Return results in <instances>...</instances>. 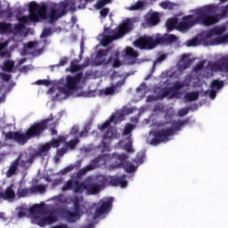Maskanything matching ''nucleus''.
Wrapping results in <instances>:
<instances>
[{"label": "nucleus", "instance_id": "obj_1", "mask_svg": "<svg viewBox=\"0 0 228 228\" xmlns=\"http://www.w3.org/2000/svg\"><path fill=\"white\" fill-rule=\"evenodd\" d=\"M51 118L43 119L40 122H35L22 134L19 131H9L5 134V140H13L18 145H26L32 138H40L44 131L47 129Z\"/></svg>", "mask_w": 228, "mask_h": 228}, {"label": "nucleus", "instance_id": "obj_2", "mask_svg": "<svg viewBox=\"0 0 228 228\" xmlns=\"http://www.w3.org/2000/svg\"><path fill=\"white\" fill-rule=\"evenodd\" d=\"M28 15H23L18 19L19 24H15L12 30L14 33H21L25 25H29L32 22H38L41 17H45L47 13V4L39 5L37 2H32L28 5Z\"/></svg>", "mask_w": 228, "mask_h": 228}, {"label": "nucleus", "instance_id": "obj_3", "mask_svg": "<svg viewBox=\"0 0 228 228\" xmlns=\"http://www.w3.org/2000/svg\"><path fill=\"white\" fill-rule=\"evenodd\" d=\"M217 12L218 5L215 4H209L201 8L203 20L206 26H215V24H218L222 19H225L228 13V4L221 8V13H216Z\"/></svg>", "mask_w": 228, "mask_h": 228}, {"label": "nucleus", "instance_id": "obj_4", "mask_svg": "<svg viewBox=\"0 0 228 228\" xmlns=\"http://www.w3.org/2000/svg\"><path fill=\"white\" fill-rule=\"evenodd\" d=\"M131 29H133V22L130 20L123 21L117 30H111L110 28H105L104 33H107V35L103 37L102 40V45L103 47H108V45H110L113 40H118V38H122V37L126 35V33H129Z\"/></svg>", "mask_w": 228, "mask_h": 228}, {"label": "nucleus", "instance_id": "obj_5", "mask_svg": "<svg viewBox=\"0 0 228 228\" xmlns=\"http://www.w3.org/2000/svg\"><path fill=\"white\" fill-rule=\"evenodd\" d=\"M195 24H202V26H206V23L204 21V14L202 13V9H200L197 12L196 18L195 15L193 14L183 16V20L176 25V29L178 31H182L183 33H186V31H188V29H190L191 28H193Z\"/></svg>", "mask_w": 228, "mask_h": 228}, {"label": "nucleus", "instance_id": "obj_6", "mask_svg": "<svg viewBox=\"0 0 228 228\" xmlns=\"http://www.w3.org/2000/svg\"><path fill=\"white\" fill-rule=\"evenodd\" d=\"M73 206H74V211L66 210L64 212L65 217L67 218L68 222L69 224H75V222H77V219L85 211H86V206L81 205L83 202V197L79 198L78 196H75L72 200Z\"/></svg>", "mask_w": 228, "mask_h": 228}, {"label": "nucleus", "instance_id": "obj_7", "mask_svg": "<svg viewBox=\"0 0 228 228\" xmlns=\"http://www.w3.org/2000/svg\"><path fill=\"white\" fill-rule=\"evenodd\" d=\"M134 45L141 51H152L159 45V38L149 35L141 36L134 42Z\"/></svg>", "mask_w": 228, "mask_h": 228}, {"label": "nucleus", "instance_id": "obj_8", "mask_svg": "<svg viewBox=\"0 0 228 228\" xmlns=\"http://www.w3.org/2000/svg\"><path fill=\"white\" fill-rule=\"evenodd\" d=\"M128 156L126 154L113 153L111 156L112 161H114L115 168H125L127 174H134L136 167L134 164H129Z\"/></svg>", "mask_w": 228, "mask_h": 228}, {"label": "nucleus", "instance_id": "obj_9", "mask_svg": "<svg viewBox=\"0 0 228 228\" xmlns=\"http://www.w3.org/2000/svg\"><path fill=\"white\" fill-rule=\"evenodd\" d=\"M175 129L173 127H168L167 129H160L153 133V138L151 140V145L156 147L159 143H165L169 141V136H174Z\"/></svg>", "mask_w": 228, "mask_h": 228}, {"label": "nucleus", "instance_id": "obj_10", "mask_svg": "<svg viewBox=\"0 0 228 228\" xmlns=\"http://www.w3.org/2000/svg\"><path fill=\"white\" fill-rule=\"evenodd\" d=\"M100 207L95 209L94 214V218H99V216H102V215H106L109 211H111V208L113 207V198H109L106 200H102L99 201Z\"/></svg>", "mask_w": 228, "mask_h": 228}, {"label": "nucleus", "instance_id": "obj_11", "mask_svg": "<svg viewBox=\"0 0 228 228\" xmlns=\"http://www.w3.org/2000/svg\"><path fill=\"white\" fill-rule=\"evenodd\" d=\"M102 190V188H101L99 183H95V179H94V177H86V193L87 195H98V193H101Z\"/></svg>", "mask_w": 228, "mask_h": 228}, {"label": "nucleus", "instance_id": "obj_12", "mask_svg": "<svg viewBox=\"0 0 228 228\" xmlns=\"http://www.w3.org/2000/svg\"><path fill=\"white\" fill-rule=\"evenodd\" d=\"M130 113H133V109H122L118 110L113 113L110 118V122H114V124H118V122H122L126 116L130 115Z\"/></svg>", "mask_w": 228, "mask_h": 228}, {"label": "nucleus", "instance_id": "obj_13", "mask_svg": "<svg viewBox=\"0 0 228 228\" xmlns=\"http://www.w3.org/2000/svg\"><path fill=\"white\" fill-rule=\"evenodd\" d=\"M81 79H83V72H79L74 77L68 76L66 88H68V90H77V85L81 83Z\"/></svg>", "mask_w": 228, "mask_h": 228}, {"label": "nucleus", "instance_id": "obj_14", "mask_svg": "<svg viewBox=\"0 0 228 228\" xmlns=\"http://www.w3.org/2000/svg\"><path fill=\"white\" fill-rule=\"evenodd\" d=\"M22 159V153H20L17 159L11 163L9 169L6 171V177H13L15 174H17V170H19V163Z\"/></svg>", "mask_w": 228, "mask_h": 228}, {"label": "nucleus", "instance_id": "obj_15", "mask_svg": "<svg viewBox=\"0 0 228 228\" xmlns=\"http://www.w3.org/2000/svg\"><path fill=\"white\" fill-rule=\"evenodd\" d=\"M110 184L111 186H120L126 188L127 186V180H126V175L121 176H110Z\"/></svg>", "mask_w": 228, "mask_h": 228}, {"label": "nucleus", "instance_id": "obj_16", "mask_svg": "<svg viewBox=\"0 0 228 228\" xmlns=\"http://www.w3.org/2000/svg\"><path fill=\"white\" fill-rule=\"evenodd\" d=\"M144 19L147 26H150L151 28L158 26L160 20L159 12H152L151 14H146Z\"/></svg>", "mask_w": 228, "mask_h": 228}, {"label": "nucleus", "instance_id": "obj_17", "mask_svg": "<svg viewBox=\"0 0 228 228\" xmlns=\"http://www.w3.org/2000/svg\"><path fill=\"white\" fill-rule=\"evenodd\" d=\"M67 8H69V12H76L77 4L74 0H65L60 3V9L62 10V13L67 14Z\"/></svg>", "mask_w": 228, "mask_h": 228}, {"label": "nucleus", "instance_id": "obj_18", "mask_svg": "<svg viewBox=\"0 0 228 228\" xmlns=\"http://www.w3.org/2000/svg\"><path fill=\"white\" fill-rule=\"evenodd\" d=\"M225 31H227V28H225L224 26H221V27L216 26L207 31L206 38H212V37H215V35L216 36L224 35Z\"/></svg>", "mask_w": 228, "mask_h": 228}, {"label": "nucleus", "instance_id": "obj_19", "mask_svg": "<svg viewBox=\"0 0 228 228\" xmlns=\"http://www.w3.org/2000/svg\"><path fill=\"white\" fill-rule=\"evenodd\" d=\"M63 15H66L65 12H63V9H61L60 7L56 9V7H52L50 12V22H56L58 19H61V17H63Z\"/></svg>", "mask_w": 228, "mask_h": 228}, {"label": "nucleus", "instance_id": "obj_20", "mask_svg": "<svg viewBox=\"0 0 228 228\" xmlns=\"http://www.w3.org/2000/svg\"><path fill=\"white\" fill-rule=\"evenodd\" d=\"M190 65H191V60L188 58V55L184 54L181 57L177 64L178 70L180 72H183V70H186V69L190 68Z\"/></svg>", "mask_w": 228, "mask_h": 228}, {"label": "nucleus", "instance_id": "obj_21", "mask_svg": "<svg viewBox=\"0 0 228 228\" xmlns=\"http://www.w3.org/2000/svg\"><path fill=\"white\" fill-rule=\"evenodd\" d=\"M184 86H186V85H184L183 82H175L173 84V86L169 88L171 92L169 99H173V97H177V95H179V90H182V88H184Z\"/></svg>", "mask_w": 228, "mask_h": 228}, {"label": "nucleus", "instance_id": "obj_22", "mask_svg": "<svg viewBox=\"0 0 228 228\" xmlns=\"http://www.w3.org/2000/svg\"><path fill=\"white\" fill-rule=\"evenodd\" d=\"M0 199L3 200H11L12 199H15V191L12 186L6 188L5 191H0Z\"/></svg>", "mask_w": 228, "mask_h": 228}, {"label": "nucleus", "instance_id": "obj_23", "mask_svg": "<svg viewBox=\"0 0 228 228\" xmlns=\"http://www.w3.org/2000/svg\"><path fill=\"white\" fill-rule=\"evenodd\" d=\"M159 38V44H174L177 42V37L174 34H167L164 37H158Z\"/></svg>", "mask_w": 228, "mask_h": 228}, {"label": "nucleus", "instance_id": "obj_24", "mask_svg": "<svg viewBox=\"0 0 228 228\" xmlns=\"http://www.w3.org/2000/svg\"><path fill=\"white\" fill-rule=\"evenodd\" d=\"M86 191V178L84 182H79V180H75L74 182V192L75 193H83Z\"/></svg>", "mask_w": 228, "mask_h": 228}, {"label": "nucleus", "instance_id": "obj_25", "mask_svg": "<svg viewBox=\"0 0 228 228\" xmlns=\"http://www.w3.org/2000/svg\"><path fill=\"white\" fill-rule=\"evenodd\" d=\"M44 206H45V203L42 202L40 205L36 204L33 205L30 208H29V213L31 215H44L45 208H44Z\"/></svg>", "mask_w": 228, "mask_h": 228}, {"label": "nucleus", "instance_id": "obj_26", "mask_svg": "<svg viewBox=\"0 0 228 228\" xmlns=\"http://www.w3.org/2000/svg\"><path fill=\"white\" fill-rule=\"evenodd\" d=\"M12 23H8L6 21H1L0 22V35H10V33H12Z\"/></svg>", "mask_w": 228, "mask_h": 228}, {"label": "nucleus", "instance_id": "obj_27", "mask_svg": "<svg viewBox=\"0 0 228 228\" xmlns=\"http://www.w3.org/2000/svg\"><path fill=\"white\" fill-rule=\"evenodd\" d=\"M126 56L132 58L134 61L130 62V65H134V63H136V59L138 58V52L134 51L133 47L128 46L126 48Z\"/></svg>", "mask_w": 228, "mask_h": 228}, {"label": "nucleus", "instance_id": "obj_28", "mask_svg": "<svg viewBox=\"0 0 228 228\" xmlns=\"http://www.w3.org/2000/svg\"><path fill=\"white\" fill-rule=\"evenodd\" d=\"M200 94L197 91H191L189 93H186L184 94V101L186 102H193L194 101H198L200 97Z\"/></svg>", "mask_w": 228, "mask_h": 228}, {"label": "nucleus", "instance_id": "obj_29", "mask_svg": "<svg viewBox=\"0 0 228 228\" xmlns=\"http://www.w3.org/2000/svg\"><path fill=\"white\" fill-rule=\"evenodd\" d=\"M222 44H228V34L215 37L210 41V45H220Z\"/></svg>", "mask_w": 228, "mask_h": 228}, {"label": "nucleus", "instance_id": "obj_30", "mask_svg": "<svg viewBox=\"0 0 228 228\" xmlns=\"http://www.w3.org/2000/svg\"><path fill=\"white\" fill-rule=\"evenodd\" d=\"M49 151H51V144H49V142L42 144L37 151V156H47Z\"/></svg>", "mask_w": 228, "mask_h": 228}, {"label": "nucleus", "instance_id": "obj_31", "mask_svg": "<svg viewBox=\"0 0 228 228\" xmlns=\"http://www.w3.org/2000/svg\"><path fill=\"white\" fill-rule=\"evenodd\" d=\"M179 23V20L177 18H171L166 21V28L168 31H173V29H177V24Z\"/></svg>", "mask_w": 228, "mask_h": 228}, {"label": "nucleus", "instance_id": "obj_32", "mask_svg": "<svg viewBox=\"0 0 228 228\" xmlns=\"http://www.w3.org/2000/svg\"><path fill=\"white\" fill-rule=\"evenodd\" d=\"M95 181L94 183L100 184L101 188H102V186H106L110 183V176L100 175L96 176Z\"/></svg>", "mask_w": 228, "mask_h": 228}, {"label": "nucleus", "instance_id": "obj_33", "mask_svg": "<svg viewBox=\"0 0 228 228\" xmlns=\"http://www.w3.org/2000/svg\"><path fill=\"white\" fill-rule=\"evenodd\" d=\"M13 67H15V61L8 60L4 62L3 70L4 72H12Z\"/></svg>", "mask_w": 228, "mask_h": 228}, {"label": "nucleus", "instance_id": "obj_34", "mask_svg": "<svg viewBox=\"0 0 228 228\" xmlns=\"http://www.w3.org/2000/svg\"><path fill=\"white\" fill-rule=\"evenodd\" d=\"M63 142H65V138H63L62 136H59L58 138L52 140L48 143L51 145V148L53 147V149H58V147H60V145H61Z\"/></svg>", "mask_w": 228, "mask_h": 228}, {"label": "nucleus", "instance_id": "obj_35", "mask_svg": "<svg viewBox=\"0 0 228 228\" xmlns=\"http://www.w3.org/2000/svg\"><path fill=\"white\" fill-rule=\"evenodd\" d=\"M224 82L222 80L215 79L210 85L211 90H222L224 88Z\"/></svg>", "mask_w": 228, "mask_h": 228}, {"label": "nucleus", "instance_id": "obj_36", "mask_svg": "<svg viewBox=\"0 0 228 228\" xmlns=\"http://www.w3.org/2000/svg\"><path fill=\"white\" fill-rule=\"evenodd\" d=\"M17 194L19 197L24 198V197H28V195L33 194V192H31V187L30 188H19Z\"/></svg>", "mask_w": 228, "mask_h": 228}, {"label": "nucleus", "instance_id": "obj_37", "mask_svg": "<svg viewBox=\"0 0 228 228\" xmlns=\"http://www.w3.org/2000/svg\"><path fill=\"white\" fill-rule=\"evenodd\" d=\"M117 134H115V129L113 127H109L106 133L103 134V140H112Z\"/></svg>", "mask_w": 228, "mask_h": 228}, {"label": "nucleus", "instance_id": "obj_38", "mask_svg": "<svg viewBox=\"0 0 228 228\" xmlns=\"http://www.w3.org/2000/svg\"><path fill=\"white\" fill-rule=\"evenodd\" d=\"M31 188V193H45V185L44 184H37L33 185Z\"/></svg>", "mask_w": 228, "mask_h": 228}, {"label": "nucleus", "instance_id": "obj_39", "mask_svg": "<svg viewBox=\"0 0 228 228\" xmlns=\"http://www.w3.org/2000/svg\"><path fill=\"white\" fill-rule=\"evenodd\" d=\"M68 151H69V148H67V146L58 149L56 151V156H57L56 161H60V158H63V156L67 154Z\"/></svg>", "mask_w": 228, "mask_h": 228}, {"label": "nucleus", "instance_id": "obj_40", "mask_svg": "<svg viewBox=\"0 0 228 228\" xmlns=\"http://www.w3.org/2000/svg\"><path fill=\"white\" fill-rule=\"evenodd\" d=\"M185 124H188V121L186 120H183V121H177L175 123H173V129L174 130V134H175V131H181V128L183 127V126H184Z\"/></svg>", "mask_w": 228, "mask_h": 228}, {"label": "nucleus", "instance_id": "obj_41", "mask_svg": "<svg viewBox=\"0 0 228 228\" xmlns=\"http://www.w3.org/2000/svg\"><path fill=\"white\" fill-rule=\"evenodd\" d=\"M0 17H6V19H12V17H13V12H12V9L10 8L6 10L0 9Z\"/></svg>", "mask_w": 228, "mask_h": 228}, {"label": "nucleus", "instance_id": "obj_42", "mask_svg": "<svg viewBox=\"0 0 228 228\" xmlns=\"http://www.w3.org/2000/svg\"><path fill=\"white\" fill-rule=\"evenodd\" d=\"M159 6H161L163 10H174L175 4L173 2H161L159 3Z\"/></svg>", "mask_w": 228, "mask_h": 228}, {"label": "nucleus", "instance_id": "obj_43", "mask_svg": "<svg viewBox=\"0 0 228 228\" xmlns=\"http://www.w3.org/2000/svg\"><path fill=\"white\" fill-rule=\"evenodd\" d=\"M77 143H79V139L76 138L73 140H70L69 142H65V147H67V149H76V146L77 145Z\"/></svg>", "mask_w": 228, "mask_h": 228}, {"label": "nucleus", "instance_id": "obj_44", "mask_svg": "<svg viewBox=\"0 0 228 228\" xmlns=\"http://www.w3.org/2000/svg\"><path fill=\"white\" fill-rule=\"evenodd\" d=\"M79 70H81V66L77 64V61H72L70 62V72L71 73L79 72Z\"/></svg>", "mask_w": 228, "mask_h": 228}, {"label": "nucleus", "instance_id": "obj_45", "mask_svg": "<svg viewBox=\"0 0 228 228\" xmlns=\"http://www.w3.org/2000/svg\"><path fill=\"white\" fill-rule=\"evenodd\" d=\"M133 129H134L133 124L131 123L126 124L123 131L124 136H127V134H131Z\"/></svg>", "mask_w": 228, "mask_h": 228}, {"label": "nucleus", "instance_id": "obj_46", "mask_svg": "<svg viewBox=\"0 0 228 228\" xmlns=\"http://www.w3.org/2000/svg\"><path fill=\"white\" fill-rule=\"evenodd\" d=\"M161 94L157 95L159 101H163V99H165L166 97H168V95H170V94H172V91H170V88L168 90L163 91V89H161Z\"/></svg>", "mask_w": 228, "mask_h": 228}, {"label": "nucleus", "instance_id": "obj_47", "mask_svg": "<svg viewBox=\"0 0 228 228\" xmlns=\"http://www.w3.org/2000/svg\"><path fill=\"white\" fill-rule=\"evenodd\" d=\"M69 190H74V182L69 180L66 184L62 186V191H69Z\"/></svg>", "mask_w": 228, "mask_h": 228}, {"label": "nucleus", "instance_id": "obj_48", "mask_svg": "<svg viewBox=\"0 0 228 228\" xmlns=\"http://www.w3.org/2000/svg\"><path fill=\"white\" fill-rule=\"evenodd\" d=\"M88 133H90V125H86L84 126L83 130L79 133V138L88 136Z\"/></svg>", "mask_w": 228, "mask_h": 228}, {"label": "nucleus", "instance_id": "obj_49", "mask_svg": "<svg viewBox=\"0 0 228 228\" xmlns=\"http://www.w3.org/2000/svg\"><path fill=\"white\" fill-rule=\"evenodd\" d=\"M69 63V58L63 57L61 59L60 62L58 64L53 65L52 68L54 69V67H57L60 69V67H65Z\"/></svg>", "mask_w": 228, "mask_h": 228}, {"label": "nucleus", "instance_id": "obj_50", "mask_svg": "<svg viewBox=\"0 0 228 228\" xmlns=\"http://www.w3.org/2000/svg\"><path fill=\"white\" fill-rule=\"evenodd\" d=\"M53 35V28H44L43 32L40 35L41 38H47V37H51Z\"/></svg>", "mask_w": 228, "mask_h": 228}, {"label": "nucleus", "instance_id": "obj_51", "mask_svg": "<svg viewBox=\"0 0 228 228\" xmlns=\"http://www.w3.org/2000/svg\"><path fill=\"white\" fill-rule=\"evenodd\" d=\"M119 55H120V53H118V52H116L114 53V56L116 58L113 61V64H112V67H114V69H117V68H118L122 65V62H120V60H118Z\"/></svg>", "mask_w": 228, "mask_h": 228}, {"label": "nucleus", "instance_id": "obj_52", "mask_svg": "<svg viewBox=\"0 0 228 228\" xmlns=\"http://www.w3.org/2000/svg\"><path fill=\"white\" fill-rule=\"evenodd\" d=\"M142 8H143V2L142 1H138L136 4L130 6L131 12H135L136 10H142Z\"/></svg>", "mask_w": 228, "mask_h": 228}, {"label": "nucleus", "instance_id": "obj_53", "mask_svg": "<svg viewBox=\"0 0 228 228\" xmlns=\"http://www.w3.org/2000/svg\"><path fill=\"white\" fill-rule=\"evenodd\" d=\"M45 218L48 225H51L52 224H54V222H56V215L53 213L45 216Z\"/></svg>", "mask_w": 228, "mask_h": 228}, {"label": "nucleus", "instance_id": "obj_54", "mask_svg": "<svg viewBox=\"0 0 228 228\" xmlns=\"http://www.w3.org/2000/svg\"><path fill=\"white\" fill-rule=\"evenodd\" d=\"M111 119L110 118L109 120H106L103 124L98 125V128L100 131H104V129H108L110 126H111Z\"/></svg>", "mask_w": 228, "mask_h": 228}, {"label": "nucleus", "instance_id": "obj_55", "mask_svg": "<svg viewBox=\"0 0 228 228\" xmlns=\"http://www.w3.org/2000/svg\"><path fill=\"white\" fill-rule=\"evenodd\" d=\"M200 44V40L197 37L192 38L191 40L187 41L188 47H195V45H199Z\"/></svg>", "mask_w": 228, "mask_h": 228}, {"label": "nucleus", "instance_id": "obj_56", "mask_svg": "<svg viewBox=\"0 0 228 228\" xmlns=\"http://www.w3.org/2000/svg\"><path fill=\"white\" fill-rule=\"evenodd\" d=\"M110 54V49H101L97 52L98 58H104V56H108Z\"/></svg>", "mask_w": 228, "mask_h": 228}, {"label": "nucleus", "instance_id": "obj_57", "mask_svg": "<svg viewBox=\"0 0 228 228\" xmlns=\"http://www.w3.org/2000/svg\"><path fill=\"white\" fill-rule=\"evenodd\" d=\"M90 170H94V165H88L86 167L80 169L78 171V174H81L82 175H85V174H86V172H90Z\"/></svg>", "mask_w": 228, "mask_h": 228}, {"label": "nucleus", "instance_id": "obj_58", "mask_svg": "<svg viewBox=\"0 0 228 228\" xmlns=\"http://www.w3.org/2000/svg\"><path fill=\"white\" fill-rule=\"evenodd\" d=\"M113 94H115V86L105 88V90H104L105 95H113Z\"/></svg>", "mask_w": 228, "mask_h": 228}, {"label": "nucleus", "instance_id": "obj_59", "mask_svg": "<svg viewBox=\"0 0 228 228\" xmlns=\"http://www.w3.org/2000/svg\"><path fill=\"white\" fill-rule=\"evenodd\" d=\"M204 65H206V61H201L200 63L196 64L194 67L195 72H199V70H202V69H204Z\"/></svg>", "mask_w": 228, "mask_h": 228}, {"label": "nucleus", "instance_id": "obj_60", "mask_svg": "<svg viewBox=\"0 0 228 228\" xmlns=\"http://www.w3.org/2000/svg\"><path fill=\"white\" fill-rule=\"evenodd\" d=\"M190 110H191V107L183 108L181 110H179L178 115L179 117H185L187 113H190Z\"/></svg>", "mask_w": 228, "mask_h": 228}, {"label": "nucleus", "instance_id": "obj_61", "mask_svg": "<svg viewBox=\"0 0 228 228\" xmlns=\"http://www.w3.org/2000/svg\"><path fill=\"white\" fill-rule=\"evenodd\" d=\"M108 13H110V8L106 7L100 11V15L102 19H106L108 17Z\"/></svg>", "mask_w": 228, "mask_h": 228}, {"label": "nucleus", "instance_id": "obj_62", "mask_svg": "<svg viewBox=\"0 0 228 228\" xmlns=\"http://www.w3.org/2000/svg\"><path fill=\"white\" fill-rule=\"evenodd\" d=\"M146 101L147 102H155L156 101H159V99L158 98V95L150 94L147 96Z\"/></svg>", "mask_w": 228, "mask_h": 228}, {"label": "nucleus", "instance_id": "obj_63", "mask_svg": "<svg viewBox=\"0 0 228 228\" xmlns=\"http://www.w3.org/2000/svg\"><path fill=\"white\" fill-rule=\"evenodd\" d=\"M125 151H126V152H134V150H133L132 142H129L126 144H125Z\"/></svg>", "mask_w": 228, "mask_h": 228}, {"label": "nucleus", "instance_id": "obj_64", "mask_svg": "<svg viewBox=\"0 0 228 228\" xmlns=\"http://www.w3.org/2000/svg\"><path fill=\"white\" fill-rule=\"evenodd\" d=\"M0 77H2L3 81H6V82H8L12 79V75H8V74L3 73V72L0 73Z\"/></svg>", "mask_w": 228, "mask_h": 228}]
</instances>
